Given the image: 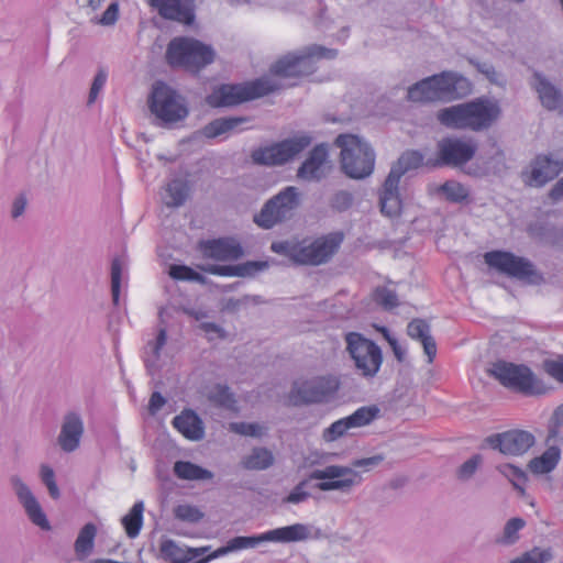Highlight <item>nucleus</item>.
Masks as SVG:
<instances>
[{"label": "nucleus", "mask_w": 563, "mask_h": 563, "mask_svg": "<svg viewBox=\"0 0 563 563\" xmlns=\"http://www.w3.org/2000/svg\"><path fill=\"white\" fill-rule=\"evenodd\" d=\"M247 121L249 119L245 117L218 118L206 124L202 128L201 133L207 139H216L222 135H228L233 131H236L239 125Z\"/></svg>", "instance_id": "7c9ffc66"}, {"label": "nucleus", "mask_w": 563, "mask_h": 563, "mask_svg": "<svg viewBox=\"0 0 563 563\" xmlns=\"http://www.w3.org/2000/svg\"><path fill=\"white\" fill-rule=\"evenodd\" d=\"M300 202L299 189L287 186L263 205L261 211L254 214L253 221L261 229L271 230L291 220Z\"/></svg>", "instance_id": "1a4fd4ad"}, {"label": "nucleus", "mask_w": 563, "mask_h": 563, "mask_svg": "<svg viewBox=\"0 0 563 563\" xmlns=\"http://www.w3.org/2000/svg\"><path fill=\"white\" fill-rule=\"evenodd\" d=\"M388 185V178L386 177L379 194V205L382 213L391 218L400 213L401 200L398 190L399 183L393 181L390 186Z\"/></svg>", "instance_id": "2f4dec72"}, {"label": "nucleus", "mask_w": 563, "mask_h": 563, "mask_svg": "<svg viewBox=\"0 0 563 563\" xmlns=\"http://www.w3.org/2000/svg\"><path fill=\"white\" fill-rule=\"evenodd\" d=\"M167 341V332L165 329H161L154 342H148L147 346L151 347L152 356L144 357V364L146 369L153 374L156 368V363L161 356V351Z\"/></svg>", "instance_id": "37998d69"}, {"label": "nucleus", "mask_w": 563, "mask_h": 563, "mask_svg": "<svg viewBox=\"0 0 563 563\" xmlns=\"http://www.w3.org/2000/svg\"><path fill=\"white\" fill-rule=\"evenodd\" d=\"M268 267V263L265 261H247L235 265L236 276L246 277L254 276L258 272H262Z\"/></svg>", "instance_id": "6e6d98bb"}, {"label": "nucleus", "mask_w": 563, "mask_h": 563, "mask_svg": "<svg viewBox=\"0 0 563 563\" xmlns=\"http://www.w3.org/2000/svg\"><path fill=\"white\" fill-rule=\"evenodd\" d=\"M41 479L44 485L47 487L49 496L53 499H57L60 496L59 489L55 482V473L53 468L48 465L41 466Z\"/></svg>", "instance_id": "13d9d810"}, {"label": "nucleus", "mask_w": 563, "mask_h": 563, "mask_svg": "<svg viewBox=\"0 0 563 563\" xmlns=\"http://www.w3.org/2000/svg\"><path fill=\"white\" fill-rule=\"evenodd\" d=\"M166 399L163 397V395L159 391H154L151 395L150 402H148V411L151 415H156L165 405Z\"/></svg>", "instance_id": "338daca9"}, {"label": "nucleus", "mask_w": 563, "mask_h": 563, "mask_svg": "<svg viewBox=\"0 0 563 563\" xmlns=\"http://www.w3.org/2000/svg\"><path fill=\"white\" fill-rule=\"evenodd\" d=\"M477 152V143L472 137L445 136L437 144L434 167H462L472 161Z\"/></svg>", "instance_id": "4468645a"}, {"label": "nucleus", "mask_w": 563, "mask_h": 563, "mask_svg": "<svg viewBox=\"0 0 563 563\" xmlns=\"http://www.w3.org/2000/svg\"><path fill=\"white\" fill-rule=\"evenodd\" d=\"M230 429L241 435L246 437H261L262 435V428L257 423H250V422H234L231 423Z\"/></svg>", "instance_id": "680f3d73"}, {"label": "nucleus", "mask_w": 563, "mask_h": 563, "mask_svg": "<svg viewBox=\"0 0 563 563\" xmlns=\"http://www.w3.org/2000/svg\"><path fill=\"white\" fill-rule=\"evenodd\" d=\"M174 474L186 481H205L213 478V473L189 461H177L174 464Z\"/></svg>", "instance_id": "4c0bfd02"}, {"label": "nucleus", "mask_w": 563, "mask_h": 563, "mask_svg": "<svg viewBox=\"0 0 563 563\" xmlns=\"http://www.w3.org/2000/svg\"><path fill=\"white\" fill-rule=\"evenodd\" d=\"M119 19V3L117 1L111 2L100 18H95L92 22L103 25H114Z\"/></svg>", "instance_id": "052dcab7"}, {"label": "nucleus", "mask_w": 563, "mask_h": 563, "mask_svg": "<svg viewBox=\"0 0 563 563\" xmlns=\"http://www.w3.org/2000/svg\"><path fill=\"white\" fill-rule=\"evenodd\" d=\"M214 57L216 52L211 45L188 36L174 37L165 53L166 63L172 68H183L194 74L212 64Z\"/></svg>", "instance_id": "20e7f679"}, {"label": "nucleus", "mask_w": 563, "mask_h": 563, "mask_svg": "<svg viewBox=\"0 0 563 563\" xmlns=\"http://www.w3.org/2000/svg\"><path fill=\"white\" fill-rule=\"evenodd\" d=\"M466 128L473 132L488 130L500 117L501 109L497 101L486 97L475 98L465 102Z\"/></svg>", "instance_id": "dca6fc26"}, {"label": "nucleus", "mask_w": 563, "mask_h": 563, "mask_svg": "<svg viewBox=\"0 0 563 563\" xmlns=\"http://www.w3.org/2000/svg\"><path fill=\"white\" fill-rule=\"evenodd\" d=\"M107 79H108V71L104 68H99L97 74L93 77V80H92V84L90 87V91L88 95V101H87L88 106L92 104L97 100L100 91L103 89V87L107 82Z\"/></svg>", "instance_id": "4d7b16f0"}, {"label": "nucleus", "mask_w": 563, "mask_h": 563, "mask_svg": "<svg viewBox=\"0 0 563 563\" xmlns=\"http://www.w3.org/2000/svg\"><path fill=\"white\" fill-rule=\"evenodd\" d=\"M274 463L273 453L266 448H254L247 456L241 461L245 470L262 471L271 467Z\"/></svg>", "instance_id": "58836bf2"}, {"label": "nucleus", "mask_w": 563, "mask_h": 563, "mask_svg": "<svg viewBox=\"0 0 563 563\" xmlns=\"http://www.w3.org/2000/svg\"><path fill=\"white\" fill-rule=\"evenodd\" d=\"M407 334L422 344L428 363H432L437 355V343L431 335L430 324L424 319H412L407 325Z\"/></svg>", "instance_id": "cd10ccee"}, {"label": "nucleus", "mask_w": 563, "mask_h": 563, "mask_svg": "<svg viewBox=\"0 0 563 563\" xmlns=\"http://www.w3.org/2000/svg\"><path fill=\"white\" fill-rule=\"evenodd\" d=\"M174 515L177 519L189 523L199 522L203 518V512L198 507L191 505L177 506Z\"/></svg>", "instance_id": "5fc2aeb1"}, {"label": "nucleus", "mask_w": 563, "mask_h": 563, "mask_svg": "<svg viewBox=\"0 0 563 563\" xmlns=\"http://www.w3.org/2000/svg\"><path fill=\"white\" fill-rule=\"evenodd\" d=\"M10 483L32 523L42 530H51L49 521L29 486L16 475L10 478Z\"/></svg>", "instance_id": "412c9836"}, {"label": "nucleus", "mask_w": 563, "mask_h": 563, "mask_svg": "<svg viewBox=\"0 0 563 563\" xmlns=\"http://www.w3.org/2000/svg\"><path fill=\"white\" fill-rule=\"evenodd\" d=\"M308 479L300 481L294 489L283 499L284 504H300L310 497V493L305 490Z\"/></svg>", "instance_id": "bf43d9fd"}, {"label": "nucleus", "mask_w": 563, "mask_h": 563, "mask_svg": "<svg viewBox=\"0 0 563 563\" xmlns=\"http://www.w3.org/2000/svg\"><path fill=\"white\" fill-rule=\"evenodd\" d=\"M328 158L324 144L316 145L297 169V177L305 181H320L324 177L323 166Z\"/></svg>", "instance_id": "393cba45"}, {"label": "nucleus", "mask_w": 563, "mask_h": 563, "mask_svg": "<svg viewBox=\"0 0 563 563\" xmlns=\"http://www.w3.org/2000/svg\"><path fill=\"white\" fill-rule=\"evenodd\" d=\"M553 559V552L550 548L541 549L534 547L520 556L512 559L509 563H549Z\"/></svg>", "instance_id": "c03bdc74"}, {"label": "nucleus", "mask_w": 563, "mask_h": 563, "mask_svg": "<svg viewBox=\"0 0 563 563\" xmlns=\"http://www.w3.org/2000/svg\"><path fill=\"white\" fill-rule=\"evenodd\" d=\"M534 441L532 433L518 429L496 433L486 439L492 449L505 455H522L534 444Z\"/></svg>", "instance_id": "aec40b11"}, {"label": "nucleus", "mask_w": 563, "mask_h": 563, "mask_svg": "<svg viewBox=\"0 0 563 563\" xmlns=\"http://www.w3.org/2000/svg\"><path fill=\"white\" fill-rule=\"evenodd\" d=\"M497 470L511 482L516 489L523 490L522 486L527 482V474L525 471L509 463L498 465Z\"/></svg>", "instance_id": "de8ad7c7"}, {"label": "nucleus", "mask_w": 563, "mask_h": 563, "mask_svg": "<svg viewBox=\"0 0 563 563\" xmlns=\"http://www.w3.org/2000/svg\"><path fill=\"white\" fill-rule=\"evenodd\" d=\"M123 263L121 258L114 257L111 263V295L113 303L119 305Z\"/></svg>", "instance_id": "3c124183"}, {"label": "nucleus", "mask_w": 563, "mask_h": 563, "mask_svg": "<svg viewBox=\"0 0 563 563\" xmlns=\"http://www.w3.org/2000/svg\"><path fill=\"white\" fill-rule=\"evenodd\" d=\"M189 185L187 180L175 178L167 183L163 196L164 203L169 208L181 207L189 197Z\"/></svg>", "instance_id": "72a5a7b5"}, {"label": "nucleus", "mask_w": 563, "mask_h": 563, "mask_svg": "<svg viewBox=\"0 0 563 563\" xmlns=\"http://www.w3.org/2000/svg\"><path fill=\"white\" fill-rule=\"evenodd\" d=\"M343 240V232L335 231L317 238L309 244L302 241L299 250V264L318 266L328 263L338 252Z\"/></svg>", "instance_id": "2eb2a0df"}, {"label": "nucleus", "mask_w": 563, "mask_h": 563, "mask_svg": "<svg viewBox=\"0 0 563 563\" xmlns=\"http://www.w3.org/2000/svg\"><path fill=\"white\" fill-rule=\"evenodd\" d=\"M312 137L307 133L296 134L251 153L252 162L258 166H283L310 146Z\"/></svg>", "instance_id": "9b49d317"}, {"label": "nucleus", "mask_w": 563, "mask_h": 563, "mask_svg": "<svg viewBox=\"0 0 563 563\" xmlns=\"http://www.w3.org/2000/svg\"><path fill=\"white\" fill-rule=\"evenodd\" d=\"M526 526V521L522 518L515 517L509 519L503 530L501 537L497 539V542L504 545L515 544L520 536L519 531Z\"/></svg>", "instance_id": "79ce46f5"}, {"label": "nucleus", "mask_w": 563, "mask_h": 563, "mask_svg": "<svg viewBox=\"0 0 563 563\" xmlns=\"http://www.w3.org/2000/svg\"><path fill=\"white\" fill-rule=\"evenodd\" d=\"M527 232L530 238L539 243L560 246L563 245V228H558L549 223H531Z\"/></svg>", "instance_id": "c756f323"}, {"label": "nucleus", "mask_w": 563, "mask_h": 563, "mask_svg": "<svg viewBox=\"0 0 563 563\" xmlns=\"http://www.w3.org/2000/svg\"><path fill=\"white\" fill-rule=\"evenodd\" d=\"M547 373L559 382L563 383V363L560 361H545Z\"/></svg>", "instance_id": "0e129e2a"}, {"label": "nucleus", "mask_w": 563, "mask_h": 563, "mask_svg": "<svg viewBox=\"0 0 563 563\" xmlns=\"http://www.w3.org/2000/svg\"><path fill=\"white\" fill-rule=\"evenodd\" d=\"M548 196L553 202H559L563 200V177L560 178L554 184V186L550 189Z\"/></svg>", "instance_id": "774afa93"}, {"label": "nucleus", "mask_w": 563, "mask_h": 563, "mask_svg": "<svg viewBox=\"0 0 563 563\" xmlns=\"http://www.w3.org/2000/svg\"><path fill=\"white\" fill-rule=\"evenodd\" d=\"M531 88L537 92L541 106L548 111H556L563 107V93L542 73L534 71Z\"/></svg>", "instance_id": "b1692460"}, {"label": "nucleus", "mask_w": 563, "mask_h": 563, "mask_svg": "<svg viewBox=\"0 0 563 563\" xmlns=\"http://www.w3.org/2000/svg\"><path fill=\"white\" fill-rule=\"evenodd\" d=\"M484 258L489 267L525 285L539 286L544 283L543 274L527 257L498 250L485 253Z\"/></svg>", "instance_id": "9d476101"}, {"label": "nucleus", "mask_w": 563, "mask_h": 563, "mask_svg": "<svg viewBox=\"0 0 563 563\" xmlns=\"http://www.w3.org/2000/svg\"><path fill=\"white\" fill-rule=\"evenodd\" d=\"M437 120L448 129L467 130L465 102L440 109Z\"/></svg>", "instance_id": "473e14b6"}, {"label": "nucleus", "mask_w": 563, "mask_h": 563, "mask_svg": "<svg viewBox=\"0 0 563 563\" xmlns=\"http://www.w3.org/2000/svg\"><path fill=\"white\" fill-rule=\"evenodd\" d=\"M336 56V49L313 44L302 51L288 53L278 58L269 67V73L271 75L280 78L306 77L316 71V60L322 58L333 59Z\"/></svg>", "instance_id": "423d86ee"}, {"label": "nucleus", "mask_w": 563, "mask_h": 563, "mask_svg": "<svg viewBox=\"0 0 563 563\" xmlns=\"http://www.w3.org/2000/svg\"><path fill=\"white\" fill-rule=\"evenodd\" d=\"M423 164V155L417 150H408L404 152L397 162L391 166L388 178V186L393 181L400 183V178L408 172L419 168Z\"/></svg>", "instance_id": "c85d7f7f"}, {"label": "nucleus", "mask_w": 563, "mask_h": 563, "mask_svg": "<svg viewBox=\"0 0 563 563\" xmlns=\"http://www.w3.org/2000/svg\"><path fill=\"white\" fill-rule=\"evenodd\" d=\"M280 88L277 80L267 76L244 84H222L207 96L206 102L212 108L233 107L265 97Z\"/></svg>", "instance_id": "7ed1b4c3"}, {"label": "nucleus", "mask_w": 563, "mask_h": 563, "mask_svg": "<svg viewBox=\"0 0 563 563\" xmlns=\"http://www.w3.org/2000/svg\"><path fill=\"white\" fill-rule=\"evenodd\" d=\"M383 461L384 456L376 454L371 457L355 459L352 461L351 466L332 464L324 468L313 470L309 474L308 479L319 481L316 484V488L321 492L336 490L342 494H351L363 482L361 473L355 471V468L368 471L379 465Z\"/></svg>", "instance_id": "f03ea898"}, {"label": "nucleus", "mask_w": 563, "mask_h": 563, "mask_svg": "<svg viewBox=\"0 0 563 563\" xmlns=\"http://www.w3.org/2000/svg\"><path fill=\"white\" fill-rule=\"evenodd\" d=\"M340 383L333 376H320L303 382L294 389L296 404H321L333 397L339 390Z\"/></svg>", "instance_id": "a211bd4d"}, {"label": "nucleus", "mask_w": 563, "mask_h": 563, "mask_svg": "<svg viewBox=\"0 0 563 563\" xmlns=\"http://www.w3.org/2000/svg\"><path fill=\"white\" fill-rule=\"evenodd\" d=\"M335 145L341 148V167L353 179L368 177L375 166V152L372 146L353 134H340Z\"/></svg>", "instance_id": "39448f33"}, {"label": "nucleus", "mask_w": 563, "mask_h": 563, "mask_svg": "<svg viewBox=\"0 0 563 563\" xmlns=\"http://www.w3.org/2000/svg\"><path fill=\"white\" fill-rule=\"evenodd\" d=\"M354 202L352 192L338 190L329 198V207L333 212L342 213L349 210Z\"/></svg>", "instance_id": "8fccbe9b"}, {"label": "nucleus", "mask_w": 563, "mask_h": 563, "mask_svg": "<svg viewBox=\"0 0 563 563\" xmlns=\"http://www.w3.org/2000/svg\"><path fill=\"white\" fill-rule=\"evenodd\" d=\"M208 400L219 408L236 410L235 395L224 384H216L208 394Z\"/></svg>", "instance_id": "a19ab883"}, {"label": "nucleus", "mask_w": 563, "mask_h": 563, "mask_svg": "<svg viewBox=\"0 0 563 563\" xmlns=\"http://www.w3.org/2000/svg\"><path fill=\"white\" fill-rule=\"evenodd\" d=\"M148 3L165 20L185 25H191L196 20L195 0H148Z\"/></svg>", "instance_id": "4be33fe9"}, {"label": "nucleus", "mask_w": 563, "mask_h": 563, "mask_svg": "<svg viewBox=\"0 0 563 563\" xmlns=\"http://www.w3.org/2000/svg\"><path fill=\"white\" fill-rule=\"evenodd\" d=\"M346 349L362 376L374 377L383 363L380 347L361 333L350 332L345 336Z\"/></svg>", "instance_id": "f8f14e48"}, {"label": "nucleus", "mask_w": 563, "mask_h": 563, "mask_svg": "<svg viewBox=\"0 0 563 563\" xmlns=\"http://www.w3.org/2000/svg\"><path fill=\"white\" fill-rule=\"evenodd\" d=\"M97 527L92 522L86 523L79 531L74 543V550L78 559H86L93 550Z\"/></svg>", "instance_id": "e433bc0d"}, {"label": "nucleus", "mask_w": 563, "mask_h": 563, "mask_svg": "<svg viewBox=\"0 0 563 563\" xmlns=\"http://www.w3.org/2000/svg\"><path fill=\"white\" fill-rule=\"evenodd\" d=\"M488 374L507 389L525 396L542 395L547 390L543 383L523 364L499 360L492 364Z\"/></svg>", "instance_id": "6e6552de"}, {"label": "nucleus", "mask_w": 563, "mask_h": 563, "mask_svg": "<svg viewBox=\"0 0 563 563\" xmlns=\"http://www.w3.org/2000/svg\"><path fill=\"white\" fill-rule=\"evenodd\" d=\"M561 451L558 446L548 448L540 456L532 459L528 467L537 475L552 472L559 464Z\"/></svg>", "instance_id": "c9c22d12"}, {"label": "nucleus", "mask_w": 563, "mask_h": 563, "mask_svg": "<svg viewBox=\"0 0 563 563\" xmlns=\"http://www.w3.org/2000/svg\"><path fill=\"white\" fill-rule=\"evenodd\" d=\"M161 558L172 563H188L196 554L192 550L181 548L177 542L172 539H164L159 545Z\"/></svg>", "instance_id": "f704fd0d"}, {"label": "nucleus", "mask_w": 563, "mask_h": 563, "mask_svg": "<svg viewBox=\"0 0 563 563\" xmlns=\"http://www.w3.org/2000/svg\"><path fill=\"white\" fill-rule=\"evenodd\" d=\"M441 191L445 196V199L450 202L461 203L467 200L468 190L465 186L457 181H445L441 186Z\"/></svg>", "instance_id": "a18cd8bd"}, {"label": "nucleus", "mask_w": 563, "mask_h": 563, "mask_svg": "<svg viewBox=\"0 0 563 563\" xmlns=\"http://www.w3.org/2000/svg\"><path fill=\"white\" fill-rule=\"evenodd\" d=\"M148 108L155 118V124L163 128L184 121L189 113L185 99L164 81L153 85Z\"/></svg>", "instance_id": "0eeeda50"}, {"label": "nucleus", "mask_w": 563, "mask_h": 563, "mask_svg": "<svg viewBox=\"0 0 563 563\" xmlns=\"http://www.w3.org/2000/svg\"><path fill=\"white\" fill-rule=\"evenodd\" d=\"M374 300L385 310H391L399 306L397 294L387 287H377L374 290Z\"/></svg>", "instance_id": "603ef678"}, {"label": "nucleus", "mask_w": 563, "mask_h": 563, "mask_svg": "<svg viewBox=\"0 0 563 563\" xmlns=\"http://www.w3.org/2000/svg\"><path fill=\"white\" fill-rule=\"evenodd\" d=\"M563 172V159L552 154H538L529 164V170L522 172L523 180L531 187H543Z\"/></svg>", "instance_id": "f3484780"}, {"label": "nucleus", "mask_w": 563, "mask_h": 563, "mask_svg": "<svg viewBox=\"0 0 563 563\" xmlns=\"http://www.w3.org/2000/svg\"><path fill=\"white\" fill-rule=\"evenodd\" d=\"M379 408L375 405L363 406L352 415L341 418L323 430L322 438L325 442H333L342 438L350 429L369 424L379 416Z\"/></svg>", "instance_id": "6ab92c4d"}, {"label": "nucleus", "mask_w": 563, "mask_h": 563, "mask_svg": "<svg viewBox=\"0 0 563 563\" xmlns=\"http://www.w3.org/2000/svg\"><path fill=\"white\" fill-rule=\"evenodd\" d=\"M205 257L216 261H236L244 255L242 245L232 238H219L200 242Z\"/></svg>", "instance_id": "5701e85b"}, {"label": "nucleus", "mask_w": 563, "mask_h": 563, "mask_svg": "<svg viewBox=\"0 0 563 563\" xmlns=\"http://www.w3.org/2000/svg\"><path fill=\"white\" fill-rule=\"evenodd\" d=\"M471 91L468 79L454 71H442L410 86L407 98L413 102L453 101Z\"/></svg>", "instance_id": "f257e3e1"}, {"label": "nucleus", "mask_w": 563, "mask_h": 563, "mask_svg": "<svg viewBox=\"0 0 563 563\" xmlns=\"http://www.w3.org/2000/svg\"><path fill=\"white\" fill-rule=\"evenodd\" d=\"M471 63L476 67V69L485 75L489 81L496 82L497 71L495 70V67L490 63L486 62H474L471 60Z\"/></svg>", "instance_id": "69168bd1"}, {"label": "nucleus", "mask_w": 563, "mask_h": 563, "mask_svg": "<svg viewBox=\"0 0 563 563\" xmlns=\"http://www.w3.org/2000/svg\"><path fill=\"white\" fill-rule=\"evenodd\" d=\"M143 501H136L130 511L121 519V523L130 539H134L140 534L143 526Z\"/></svg>", "instance_id": "ea45409f"}, {"label": "nucleus", "mask_w": 563, "mask_h": 563, "mask_svg": "<svg viewBox=\"0 0 563 563\" xmlns=\"http://www.w3.org/2000/svg\"><path fill=\"white\" fill-rule=\"evenodd\" d=\"M483 456L481 454H473L470 459L463 462L456 470V478L460 482H468L476 474L483 464Z\"/></svg>", "instance_id": "49530a36"}, {"label": "nucleus", "mask_w": 563, "mask_h": 563, "mask_svg": "<svg viewBox=\"0 0 563 563\" xmlns=\"http://www.w3.org/2000/svg\"><path fill=\"white\" fill-rule=\"evenodd\" d=\"M169 276L176 280L203 282V276L189 266L174 264L169 267Z\"/></svg>", "instance_id": "864d4df0"}, {"label": "nucleus", "mask_w": 563, "mask_h": 563, "mask_svg": "<svg viewBox=\"0 0 563 563\" xmlns=\"http://www.w3.org/2000/svg\"><path fill=\"white\" fill-rule=\"evenodd\" d=\"M300 246L301 242L278 241L272 243L271 250L276 254L285 255L292 260L296 264H299Z\"/></svg>", "instance_id": "09e8293b"}, {"label": "nucleus", "mask_w": 563, "mask_h": 563, "mask_svg": "<svg viewBox=\"0 0 563 563\" xmlns=\"http://www.w3.org/2000/svg\"><path fill=\"white\" fill-rule=\"evenodd\" d=\"M84 433V422L76 412H68L58 435V444L64 452L70 453L79 448L80 439Z\"/></svg>", "instance_id": "a878e982"}, {"label": "nucleus", "mask_w": 563, "mask_h": 563, "mask_svg": "<svg viewBox=\"0 0 563 563\" xmlns=\"http://www.w3.org/2000/svg\"><path fill=\"white\" fill-rule=\"evenodd\" d=\"M205 272L218 276H236L235 265H208L202 268Z\"/></svg>", "instance_id": "e2e57ef3"}, {"label": "nucleus", "mask_w": 563, "mask_h": 563, "mask_svg": "<svg viewBox=\"0 0 563 563\" xmlns=\"http://www.w3.org/2000/svg\"><path fill=\"white\" fill-rule=\"evenodd\" d=\"M310 536L308 526L294 523L268 530L255 536H239L230 539L233 552L254 549L264 542L290 543L307 540Z\"/></svg>", "instance_id": "ddd939ff"}, {"label": "nucleus", "mask_w": 563, "mask_h": 563, "mask_svg": "<svg viewBox=\"0 0 563 563\" xmlns=\"http://www.w3.org/2000/svg\"><path fill=\"white\" fill-rule=\"evenodd\" d=\"M172 424L188 440L198 441L205 435L202 420L191 409H185L180 415L174 417Z\"/></svg>", "instance_id": "bb28decb"}]
</instances>
